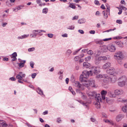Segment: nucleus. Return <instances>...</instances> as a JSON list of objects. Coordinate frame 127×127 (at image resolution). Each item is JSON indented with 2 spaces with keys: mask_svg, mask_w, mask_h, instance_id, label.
Listing matches in <instances>:
<instances>
[{
  "mask_svg": "<svg viewBox=\"0 0 127 127\" xmlns=\"http://www.w3.org/2000/svg\"><path fill=\"white\" fill-rule=\"evenodd\" d=\"M91 75L92 74H90L89 71H84L83 72L82 75H81L80 76V81L83 82L87 81V78H88L89 76Z\"/></svg>",
  "mask_w": 127,
  "mask_h": 127,
  "instance_id": "f257e3e1",
  "label": "nucleus"
},
{
  "mask_svg": "<svg viewBox=\"0 0 127 127\" xmlns=\"http://www.w3.org/2000/svg\"><path fill=\"white\" fill-rule=\"evenodd\" d=\"M83 84L84 86L86 87L88 89H90V86L92 87H95V80L93 79L89 81H87L83 82Z\"/></svg>",
  "mask_w": 127,
  "mask_h": 127,
  "instance_id": "f03ea898",
  "label": "nucleus"
},
{
  "mask_svg": "<svg viewBox=\"0 0 127 127\" xmlns=\"http://www.w3.org/2000/svg\"><path fill=\"white\" fill-rule=\"evenodd\" d=\"M114 58L115 59H123L124 55L121 51H118L116 52L114 55Z\"/></svg>",
  "mask_w": 127,
  "mask_h": 127,
  "instance_id": "7ed1b4c3",
  "label": "nucleus"
},
{
  "mask_svg": "<svg viewBox=\"0 0 127 127\" xmlns=\"http://www.w3.org/2000/svg\"><path fill=\"white\" fill-rule=\"evenodd\" d=\"M106 72L107 73L110 75H113L115 73V69L113 67H110L107 70Z\"/></svg>",
  "mask_w": 127,
  "mask_h": 127,
  "instance_id": "20e7f679",
  "label": "nucleus"
},
{
  "mask_svg": "<svg viewBox=\"0 0 127 127\" xmlns=\"http://www.w3.org/2000/svg\"><path fill=\"white\" fill-rule=\"evenodd\" d=\"M111 81V78L106 75H104L103 81L106 83H108Z\"/></svg>",
  "mask_w": 127,
  "mask_h": 127,
  "instance_id": "39448f33",
  "label": "nucleus"
},
{
  "mask_svg": "<svg viewBox=\"0 0 127 127\" xmlns=\"http://www.w3.org/2000/svg\"><path fill=\"white\" fill-rule=\"evenodd\" d=\"M108 49L111 52H114L116 49L115 46L113 44H110L108 46Z\"/></svg>",
  "mask_w": 127,
  "mask_h": 127,
  "instance_id": "423d86ee",
  "label": "nucleus"
},
{
  "mask_svg": "<svg viewBox=\"0 0 127 127\" xmlns=\"http://www.w3.org/2000/svg\"><path fill=\"white\" fill-rule=\"evenodd\" d=\"M75 86L76 87L79 88L81 90H83L84 89V86L83 85V84H82V85L78 82H75Z\"/></svg>",
  "mask_w": 127,
  "mask_h": 127,
  "instance_id": "0eeeda50",
  "label": "nucleus"
},
{
  "mask_svg": "<svg viewBox=\"0 0 127 127\" xmlns=\"http://www.w3.org/2000/svg\"><path fill=\"white\" fill-rule=\"evenodd\" d=\"M89 71L90 74H92V75L93 74H96L98 72V71L97 70V68L95 66L92 67L91 68V70Z\"/></svg>",
  "mask_w": 127,
  "mask_h": 127,
  "instance_id": "6e6552de",
  "label": "nucleus"
},
{
  "mask_svg": "<svg viewBox=\"0 0 127 127\" xmlns=\"http://www.w3.org/2000/svg\"><path fill=\"white\" fill-rule=\"evenodd\" d=\"M76 91L77 93L81 94V96L83 99L85 100L86 99L87 96L85 94L82 93L81 91L79 89H76Z\"/></svg>",
  "mask_w": 127,
  "mask_h": 127,
  "instance_id": "1a4fd4ad",
  "label": "nucleus"
},
{
  "mask_svg": "<svg viewBox=\"0 0 127 127\" xmlns=\"http://www.w3.org/2000/svg\"><path fill=\"white\" fill-rule=\"evenodd\" d=\"M114 93L116 95H119L122 94L123 93V91L121 89H117L115 91Z\"/></svg>",
  "mask_w": 127,
  "mask_h": 127,
  "instance_id": "9d476101",
  "label": "nucleus"
},
{
  "mask_svg": "<svg viewBox=\"0 0 127 127\" xmlns=\"http://www.w3.org/2000/svg\"><path fill=\"white\" fill-rule=\"evenodd\" d=\"M95 98L96 100L98 103H100L101 102V99L100 95L99 94H97L95 96Z\"/></svg>",
  "mask_w": 127,
  "mask_h": 127,
  "instance_id": "9b49d317",
  "label": "nucleus"
},
{
  "mask_svg": "<svg viewBox=\"0 0 127 127\" xmlns=\"http://www.w3.org/2000/svg\"><path fill=\"white\" fill-rule=\"evenodd\" d=\"M111 66V63L110 62H107L103 65L102 68L103 69H106L110 67Z\"/></svg>",
  "mask_w": 127,
  "mask_h": 127,
  "instance_id": "f8f14e48",
  "label": "nucleus"
},
{
  "mask_svg": "<svg viewBox=\"0 0 127 127\" xmlns=\"http://www.w3.org/2000/svg\"><path fill=\"white\" fill-rule=\"evenodd\" d=\"M124 117V115L123 114H120L118 115L116 118V121L119 122L121 121Z\"/></svg>",
  "mask_w": 127,
  "mask_h": 127,
  "instance_id": "ddd939ff",
  "label": "nucleus"
},
{
  "mask_svg": "<svg viewBox=\"0 0 127 127\" xmlns=\"http://www.w3.org/2000/svg\"><path fill=\"white\" fill-rule=\"evenodd\" d=\"M118 80L120 81H124L125 82H127V78L125 75L122 76L120 77L119 78Z\"/></svg>",
  "mask_w": 127,
  "mask_h": 127,
  "instance_id": "4468645a",
  "label": "nucleus"
},
{
  "mask_svg": "<svg viewBox=\"0 0 127 127\" xmlns=\"http://www.w3.org/2000/svg\"><path fill=\"white\" fill-rule=\"evenodd\" d=\"M42 32H45V31L40 30H33L32 32L34 34V37H35L36 36L38 33H40Z\"/></svg>",
  "mask_w": 127,
  "mask_h": 127,
  "instance_id": "2eb2a0df",
  "label": "nucleus"
},
{
  "mask_svg": "<svg viewBox=\"0 0 127 127\" xmlns=\"http://www.w3.org/2000/svg\"><path fill=\"white\" fill-rule=\"evenodd\" d=\"M24 7V5H20L16 7L15 8L13 9V11H17L18 10L22 9L23 7Z\"/></svg>",
  "mask_w": 127,
  "mask_h": 127,
  "instance_id": "dca6fc26",
  "label": "nucleus"
},
{
  "mask_svg": "<svg viewBox=\"0 0 127 127\" xmlns=\"http://www.w3.org/2000/svg\"><path fill=\"white\" fill-rule=\"evenodd\" d=\"M115 43L118 45L119 47H123L124 44L122 42L119 41L117 40L115 41Z\"/></svg>",
  "mask_w": 127,
  "mask_h": 127,
  "instance_id": "f3484780",
  "label": "nucleus"
},
{
  "mask_svg": "<svg viewBox=\"0 0 127 127\" xmlns=\"http://www.w3.org/2000/svg\"><path fill=\"white\" fill-rule=\"evenodd\" d=\"M101 93L102 99H105V96L107 93V91L103 90L101 91Z\"/></svg>",
  "mask_w": 127,
  "mask_h": 127,
  "instance_id": "a211bd4d",
  "label": "nucleus"
},
{
  "mask_svg": "<svg viewBox=\"0 0 127 127\" xmlns=\"http://www.w3.org/2000/svg\"><path fill=\"white\" fill-rule=\"evenodd\" d=\"M78 101L81 104L85 106V107H87L89 105V103L88 102L85 103L81 100H78Z\"/></svg>",
  "mask_w": 127,
  "mask_h": 127,
  "instance_id": "6ab92c4d",
  "label": "nucleus"
},
{
  "mask_svg": "<svg viewBox=\"0 0 127 127\" xmlns=\"http://www.w3.org/2000/svg\"><path fill=\"white\" fill-rule=\"evenodd\" d=\"M98 58V60L101 61L102 60H107V57L105 56H101Z\"/></svg>",
  "mask_w": 127,
  "mask_h": 127,
  "instance_id": "aec40b11",
  "label": "nucleus"
},
{
  "mask_svg": "<svg viewBox=\"0 0 127 127\" xmlns=\"http://www.w3.org/2000/svg\"><path fill=\"white\" fill-rule=\"evenodd\" d=\"M122 110L124 112L126 113V117L127 118V105H125L122 107Z\"/></svg>",
  "mask_w": 127,
  "mask_h": 127,
  "instance_id": "412c9836",
  "label": "nucleus"
},
{
  "mask_svg": "<svg viewBox=\"0 0 127 127\" xmlns=\"http://www.w3.org/2000/svg\"><path fill=\"white\" fill-rule=\"evenodd\" d=\"M101 50L102 52H106L108 50V46H103L101 48Z\"/></svg>",
  "mask_w": 127,
  "mask_h": 127,
  "instance_id": "4be33fe9",
  "label": "nucleus"
},
{
  "mask_svg": "<svg viewBox=\"0 0 127 127\" xmlns=\"http://www.w3.org/2000/svg\"><path fill=\"white\" fill-rule=\"evenodd\" d=\"M0 126L2 127H6L7 126V124L3 121L0 120Z\"/></svg>",
  "mask_w": 127,
  "mask_h": 127,
  "instance_id": "5701e85b",
  "label": "nucleus"
},
{
  "mask_svg": "<svg viewBox=\"0 0 127 127\" xmlns=\"http://www.w3.org/2000/svg\"><path fill=\"white\" fill-rule=\"evenodd\" d=\"M90 66V64L87 62H84L83 63V66L85 68H89Z\"/></svg>",
  "mask_w": 127,
  "mask_h": 127,
  "instance_id": "b1692460",
  "label": "nucleus"
},
{
  "mask_svg": "<svg viewBox=\"0 0 127 127\" xmlns=\"http://www.w3.org/2000/svg\"><path fill=\"white\" fill-rule=\"evenodd\" d=\"M96 95V93L94 91L90 92L88 93V95L91 96H95Z\"/></svg>",
  "mask_w": 127,
  "mask_h": 127,
  "instance_id": "393cba45",
  "label": "nucleus"
},
{
  "mask_svg": "<svg viewBox=\"0 0 127 127\" xmlns=\"http://www.w3.org/2000/svg\"><path fill=\"white\" fill-rule=\"evenodd\" d=\"M102 13L103 14L104 18L107 19L108 17V16L107 13L106 12V11L104 10L102 12Z\"/></svg>",
  "mask_w": 127,
  "mask_h": 127,
  "instance_id": "a878e982",
  "label": "nucleus"
},
{
  "mask_svg": "<svg viewBox=\"0 0 127 127\" xmlns=\"http://www.w3.org/2000/svg\"><path fill=\"white\" fill-rule=\"evenodd\" d=\"M100 54L101 53L99 51L97 50L95 51L94 55L95 57H98L100 55Z\"/></svg>",
  "mask_w": 127,
  "mask_h": 127,
  "instance_id": "bb28decb",
  "label": "nucleus"
},
{
  "mask_svg": "<svg viewBox=\"0 0 127 127\" xmlns=\"http://www.w3.org/2000/svg\"><path fill=\"white\" fill-rule=\"evenodd\" d=\"M120 81L118 83L120 87H123L125 85V82Z\"/></svg>",
  "mask_w": 127,
  "mask_h": 127,
  "instance_id": "cd10ccee",
  "label": "nucleus"
},
{
  "mask_svg": "<svg viewBox=\"0 0 127 127\" xmlns=\"http://www.w3.org/2000/svg\"><path fill=\"white\" fill-rule=\"evenodd\" d=\"M85 22V20L83 19H81L79 20L78 21V22L80 24L84 23Z\"/></svg>",
  "mask_w": 127,
  "mask_h": 127,
  "instance_id": "c85d7f7f",
  "label": "nucleus"
},
{
  "mask_svg": "<svg viewBox=\"0 0 127 127\" xmlns=\"http://www.w3.org/2000/svg\"><path fill=\"white\" fill-rule=\"evenodd\" d=\"M69 4H70V5L69 6V7H71L73 9H75L76 8V7L75 6L73 5L74 3H69Z\"/></svg>",
  "mask_w": 127,
  "mask_h": 127,
  "instance_id": "c756f323",
  "label": "nucleus"
},
{
  "mask_svg": "<svg viewBox=\"0 0 127 127\" xmlns=\"http://www.w3.org/2000/svg\"><path fill=\"white\" fill-rule=\"evenodd\" d=\"M48 11V9L47 8H45L43 10L42 12L45 14H46Z\"/></svg>",
  "mask_w": 127,
  "mask_h": 127,
  "instance_id": "7c9ffc66",
  "label": "nucleus"
},
{
  "mask_svg": "<svg viewBox=\"0 0 127 127\" xmlns=\"http://www.w3.org/2000/svg\"><path fill=\"white\" fill-rule=\"evenodd\" d=\"M37 92L41 95H42L43 93L42 91L39 88L38 89L37 91Z\"/></svg>",
  "mask_w": 127,
  "mask_h": 127,
  "instance_id": "2f4dec72",
  "label": "nucleus"
},
{
  "mask_svg": "<svg viewBox=\"0 0 127 127\" xmlns=\"http://www.w3.org/2000/svg\"><path fill=\"white\" fill-rule=\"evenodd\" d=\"M17 56V55L16 53L15 52L12 54L11 58H15V59H16Z\"/></svg>",
  "mask_w": 127,
  "mask_h": 127,
  "instance_id": "473e14b6",
  "label": "nucleus"
},
{
  "mask_svg": "<svg viewBox=\"0 0 127 127\" xmlns=\"http://www.w3.org/2000/svg\"><path fill=\"white\" fill-rule=\"evenodd\" d=\"M22 77L21 75H20L19 74L17 75L16 76V78L19 80H21L22 79Z\"/></svg>",
  "mask_w": 127,
  "mask_h": 127,
  "instance_id": "72a5a7b5",
  "label": "nucleus"
},
{
  "mask_svg": "<svg viewBox=\"0 0 127 127\" xmlns=\"http://www.w3.org/2000/svg\"><path fill=\"white\" fill-rule=\"evenodd\" d=\"M117 61V62L120 65H122L123 64V62L121 61L122 59H116Z\"/></svg>",
  "mask_w": 127,
  "mask_h": 127,
  "instance_id": "f704fd0d",
  "label": "nucleus"
},
{
  "mask_svg": "<svg viewBox=\"0 0 127 127\" xmlns=\"http://www.w3.org/2000/svg\"><path fill=\"white\" fill-rule=\"evenodd\" d=\"M102 75L101 74H99L97 75L96 76V77L97 78H101L103 77Z\"/></svg>",
  "mask_w": 127,
  "mask_h": 127,
  "instance_id": "c9c22d12",
  "label": "nucleus"
},
{
  "mask_svg": "<svg viewBox=\"0 0 127 127\" xmlns=\"http://www.w3.org/2000/svg\"><path fill=\"white\" fill-rule=\"evenodd\" d=\"M99 61H99L98 60V58H96L95 61V64L97 65L98 64L100 63Z\"/></svg>",
  "mask_w": 127,
  "mask_h": 127,
  "instance_id": "e433bc0d",
  "label": "nucleus"
},
{
  "mask_svg": "<svg viewBox=\"0 0 127 127\" xmlns=\"http://www.w3.org/2000/svg\"><path fill=\"white\" fill-rule=\"evenodd\" d=\"M87 53L88 54L91 55L93 54V52L92 50H89L87 51Z\"/></svg>",
  "mask_w": 127,
  "mask_h": 127,
  "instance_id": "4c0bfd02",
  "label": "nucleus"
},
{
  "mask_svg": "<svg viewBox=\"0 0 127 127\" xmlns=\"http://www.w3.org/2000/svg\"><path fill=\"white\" fill-rule=\"evenodd\" d=\"M100 103H95V105L96 106V107L97 108H100Z\"/></svg>",
  "mask_w": 127,
  "mask_h": 127,
  "instance_id": "58836bf2",
  "label": "nucleus"
},
{
  "mask_svg": "<svg viewBox=\"0 0 127 127\" xmlns=\"http://www.w3.org/2000/svg\"><path fill=\"white\" fill-rule=\"evenodd\" d=\"M121 102L124 103L125 105H127V100L122 99Z\"/></svg>",
  "mask_w": 127,
  "mask_h": 127,
  "instance_id": "ea45409f",
  "label": "nucleus"
},
{
  "mask_svg": "<svg viewBox=\"0 0 127 127\" xmlns=\"http://www.w3.org/2000/svg\"><path fill=\"white\" fill-rule=\"evenodd\" d=\"M95 4L96 5H99L100 4H99V1L97 0H95L94 1Z\"/></svg>",
  "mask_w": 127,
  "mask_h": 127,
  "instance_id": "a19ab883",
  "label": "nucleus"
},
{
  "mask_svg": "<svg viewBox=\"0 0 127 127\" xmlns=\"http://www.w3.org/2000/svg\"><path fill=\"white\" fill-rule=\"evenodd\" d=\"M35 50L34 47H32L28 49V50L29 52H31Z\"/></svg>",
  "mask_w": 127,
  "mask_h": 127,
  "instance_id": "79ce46f5",
  "label": "nucleus"
},
{
  "mask_svg": "<svg viewBox=\"0 0 127 127\" xmlns=\"http://www.w3.org/2000/svg\"><path fill=\"white\" fill-rule=\"evenodd\" d=\"M91 56H89L85 58V59L86 61H88L90 60L91 59Z\"/></svg>",
  "mask_w": 127,
  "mask_h": 127,
  "instance_id": "37998d69",
  "label": "nucleus"
},
{
  "mask_svg": "<svg viewBox=\"0 0 127 127\" xmlns=\"http://www.w3.org/2000/svg\"><path fill=\"white\" fill-rule=\"evenodd\" d=\"M112 39V38H105L103 39L102 40L104 41H107L109 40H111Z\"/></svg>",
  "mask_w": 127,
  "mask_h": 127,
  "instance_id": "c03bdc74",
  "label": "nucleus"
},
{
  "mask_svg": "<svg viewBox=\"0 0 127 127\" xmlns=\"http://www.w3.org/2000/svg\"><path fill=\"white\" fill-rule=\"evenodd\" d=\"M116 22L117 23H118L119 24H121L122 23V21L120 20H117L116 21Z\"/></svg>",
  "mask_w": 127,
  "mask_h": 127,
  "instance_id": "a18cd8bd",
  "label": "nucleus"
},
{
  "mask_svg": "<svg viewBox=\"0 0 127 127\" xmlns=\"http://www.w3.org/2000/svg\"><path fill=\"white\" fill-rule=\"evenodd\" d=\"M80 58L79 56H76L74 58V60L75 61H78Z\"/></svg>",
  "mask_w": 127,
  "mask_h": 127,
  "instance_id": "49530a36",
  "label": "nucleus"
},
{
  "mask_svg": "<svg viewBox=\"0 0 127 127\" xmlns=\"http://www.w3.org/2000/svg\"><path fill=\"white\" fill-rule=\"evenodd\" d=\"M110 7H108L107 8H106V11L108 13L109 15H110Z\"/></svg>",
  "mask_w": 127,
  "mask_h": 127,
  "instance_id": "de8ad7c7",
  "label": "nucleus"
},
{
  "mask_svg": "<svg viewBox=\"0 0 127 127\" xmlns=\"http://www.w3.org/2000/svg\"><path fill=\"white\" fill-rule=\"evenodd\" d=\"M109 124H111V125H112L113 126L114 125H115V126H116V125L115 124H114L113 122L112 121H110Z\"/></svg>",
  "mask_w": 127,
  "mask_h": 127,
  "instance_id": "09e8293b",
  "label": "nucleus"
},
{
  "mask_svg": "<svg viewBox=\"0 0 127 127\" xmlns=\"http://www.w3.org/2000/svg\"><path fill=\"white\" fill-rule=\"evenodd\" d=\"M19 74L20 75H21L22 77H24L25 76V74H23L22 72H20L19 73Z\"/></svg>",
  "mask_w": 127,
  "mask_h": 127,
  "instance_id": "8fccbe9b",
  "label": "nucleus"
},
{
  "mask_svg": "<svg viewBox=\"0 0 127 127\" xmlns=\"http://www.w3.org/2000/svg\"><path fill=\"white\" fill-rule=\"evenodd\" d=\"M29 36V34H28L27 35L24 34L23 35H22V37L23 38H23L27 37H28Z\"/></svg>",
  "mask_w": 127,
  "mask_h": 127,
  "instance_id": "3c124183",
  "label": "nucleus"
},
{
  "mask_svg": "<svg viewBox=\"0 0 127 127\" xmlns=\"http://www.w3.org/2000/svg\"><path fill=\"white\" fill-rule=\"evenodd\" d=\"M19 66L20 67H22L24 66V64L21 63H20L19 64Z\"/></svg>",
  "mask_w": 127,
  "mask_h": 127,
  "instance_id": "603ef678",
  "label": "nucleus"
},
{
  "mask_svg": "<svg viewBox=\"0 0 127 127\" xmlns=\"http://www.w3.org/2000/svg\"><path fill=\"white\" fill-rule=\"evenodd\" d=\"M81 49L78 50L73 52V54L74 55H76Z\"/></svg>",
  "mask_w": 127,
  "mask_h": 127,
  "instance_id": "864d4df0",
  "label": "nucleus"
},
{
  "mask_svg": "<svg viewBox=\"0 0 127 127\" xmlns=\"http://www.w3.org/2000/svg\"><path fill=\"white\" fill-rule=\"evenodd\" d=\"M48 37L50 38H52L53 36V34H52L49 33L47 34Z\"/></svg>",
  "mask_w": 127,
  "mask_h": 127,
  "instance_id": "5fc2aeb1",
  "label": "nucleus"
},
{
  "mask_svg": "<svg viewBox=\"0 0 127 127\" xmlns=\"http://www.w3.org/2000/svg\"><path fill=\"white\" fill-rule=\"evenodd\" d=\"M78 32L81 34H83L84 33V31L82 30H78Z\"/></svg>",
  "mask_w": 127,
  "mask_h": 127,
  "instance_id": "6e6d98bb",
  "label": "nucleus"
},
{
  "mask_svg": "<svg viewBox=\"0 0 127 127\" xmlns=\"http://www.w3.org/2000/svg\"><path fill=\"white\" fill-rule=\"evenodd\" d=\"M34 63L32 62H31L30 63V66H31V67L32 68H33L34 67L33 65H34Z\"/></svg>",
  "mask_w": 127,
  "mask_h": 127,
  "instance_id": "4d7b16f0",
  "label": "nucleus"
},
{
  "mask_svg": "<svg viewBox=\"0 0 127 127\" xmlns=\"http://www.w3.org/2000/svg\"><path fill=\"white\" fill-rule=\"evenodd\" d=\"M36 73H33L32 74V77L33 78H35V76H36Z\"/></svg>",
  "mask_w": 127,
  "mask_h": 127,
  "instance_id": "13d9d810",
  "label": "nucleus"
},
{
  "mask_svg": "<svg viewBox=\"0 0 127 127\" xmlns=\"http://www.w3.org/2000/svg\"><path fill=\"white\" fill-rule=\"evenodd\" d=\"M78 18V16H75L73 18L72 20H77Z\"/></svg>",
  "mask_w": 127,
  "mask_h": 127,
  "instance_id": "bf43d9fd",
  "label": "nucleus"
},
{
  "mask_svg": "<svg viewBox=\"0 0 127 127\" xmlns=\"http://www.w3.org/2000/svg\"><path fill=\"white\" fill-rule=\"evenodd\" d=\"M100 8L103 10H105L106 9V8L104 6L103 4H102Z\"/></svg>",
  "mask_w": 127,
  "mask_h": 127,
  "instance_id": "052dcab7",
  "label": "nucleus"
},
{
  "mask_svg": "<svg viewBox=\"0 0 127 127\" xmlns=\"http://www.w3.org/2000/svg\"><path fill=\"white\" fill-rule=\"evenodd\" d=\"M9 80H11L12 81H15L16 80V79L14 78L13 77H11L9 78Z\"/></svg>",
  "mask_w": 127,
  "mask_h": 127,
  "instance_id": "680f3d73",
  "label": "nucleus"
},
{
  "mask_svg": "<svg viewBox=\"0 0 127 127\" xmlns=\"http://www.w3.org/2000/svg\"><path fill=\"white\" fill-rule=\"evenodd\" d=\"M68 28L69 29L73 30L74 28V27L73 26H69V28Z\"/></svg>",
  "mask_w": 127,
  "mask_h": 127,
  "instance_id": "e2e57ef3",
  "label": "nucleus"
},
{
  "mask_svg": "<svg viewBox=\"0 0 127 127\" xmlns=\"http://www.w3.org/2000/svg\"><path fill=\"white\" fill-rule=\"evenodd\" d=\"M120 7L122 8V9H123L124 10H126L127 9L126 7L123 6H120Z\"/></svg>",
  "mask_w": 127,
  "mask_h": 127,
  "instance_id": "0e129e2a",
  "label": "nucleus"
},
{
  "mask_svg": "<svg viewBox=\"0 0 127 127\" xmlns=\"http://www.w3.org/2000/svg\"><path fill=\"white\" fill-rule=\"evenodd\" d=\"M119 12L118 13V14L120 15L121 14L122 11V10L121 8L119 9Z\"/></svg>",
  "mask_w": 127,
  "mask_h": 127,
  "instance_id": "69168bd1",
  "label": "nucleus"
},
{
  "mask_svg": "<svg viewBox=\"0 0 127 127\" xmlns=\"http://www.w3.org/2000/svg\"><path fill=\"white\" fill-rule=\"evenodd\" d=\"M124 66L125 68L127 69V63H126L124 64Z\"/></svg>",
  "mask_w": 127,
  "mask_h": 127,
  "instance_id": "338daca9",
  "label": "nucleus"
},
{
  "mask_svg": "<svg viewBox=\"0 0 127 127\" xmlns=\"http://www.w3.org/2000/svg\"><path fill=\"white\" fill-rule=\"evenodd\" d=\"M90 33L91 34H94L95 33V31L94 30H91L90 31Z\"/></svg>",
  "mask_w": 127,
  "mask_h": 127,
  "instance_id": "774afa93",
  "label": "nucleus"
}]
</instances>
